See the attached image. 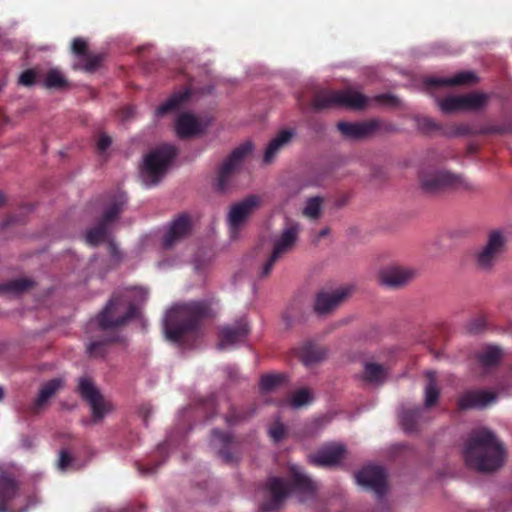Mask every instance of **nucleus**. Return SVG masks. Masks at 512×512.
Returning a JSON list of instances; mask_svg holds the SVG:
<instances>
[{
	"instance_id": "17",
	"label": "nucleus",
	"mask_w": 512,
	"mask_h": 512,
	"mask_svg": "<svg viewBox=\"0 0 512 512\" xmlns=\"http://www.w3.org/2000/svg\"><path fill=\"white\" fill-rule=\"evenodd\" d=\"M418 271L415 268L392 265L381 270L379 281L390 288L402 287L416 278Z\"/></svg>"
},
{
	"instance_id": "20",
	"label": "nucleus",
	"mask_w": 512,
	"mask_h": 512,
	"mask_svg": "<svg viewBox=\"0 0 512 512\" xmlns=\"http://www.w3.org/2000/svg\"><path fill=\"white\" fill-rule=\"evenodd\" d=\"M19 495V483L4 466L0 465V512H9L8 504ZM25 507L21 512H25Z\"/></svg>"
},
{
	"instance_id": "57",
	"label": "nucleus",
	"mask_w": 512,
	"mask_h": 512,
	"mask_svg": "<svg viewBox=\"0 0 512 512\" xmlns=\"http://www.w3.org/2000/svg\"><path fill=\"white\" fill-rule=\"evenodd\" d=\"M5 202V194H0V206Z\"/></svg>"
},
{
	"instance_id": "1",
	"label": "nucleus",
	"mask_w": 512,
	"mask_h": 512,
	"mask_svg": "<svg viewBox=\"0 0 512 512\" xmlns=\"http://www.w3.org/2000/svg\"><path fill=\"white\" fill-rule=\"evenodd\" d=\"M210 312L205 301L174 305L164 318L166 339L184 348L195 347V341L201 337L200 322Z\"/></svg>"
},
{
	"instance_id": "43",
	"label": "nucleus",
	"mask_w": 512,
	"mask_h": 512,
	"mask_svg": "<svg viewBox=\"0 0 512 512\" xmlns=\"http://www.w3.org/2000/svg\"><path fill=\"white\" fill-rule=\"evenodd\" d=\"M312 400V395L309 390L301 389L295 392L291 398V406L293 408H300Z\"/></svg>"
},
{
	"instance_id": "30",
	"label": "nucleus",
	"mask_w": 512,
	"mask_h": 512,
	"mask_svg": "<svg viewBox=\"0 0 512 512\" xmlns=\"http://www.w3.org/2000/svg\"><path fill=\"white\" fill-rule=\"evenodd\" d=\"M424 408L419 406L402 407L399 412V420L406 432H413L418 425Z\"/></svg>"
},
{
	"instance_id": "50",
	"label": "nucleus",
	"mask_w": 512,
	"mask_h": 512,
	"mask_svg": "<svg viewBox=\"0 0 512 512\" xmlns=\"http://www.w3.org/2000/svg\"><path fill=\"white\" fill-rule=\"evenodd\" d=\"M336 197L333 199L334 207L339 209L345 206L349 202L348 194H335Z\"/></svg>"
},
{
	"instance_id": "48",
	"label": "nucleus",
	"mask_w": 512,
	"mask_h": 512,
	"mask_svg": "<svg viewBox=\"0 0 512 512\" xmlns=\"http://www.w3.org/2000/svg\"><path fill=\"white\" fill-rule=\"evenodd\" d=\"M111 143H112L111 137L105 133H101L98 137V141H97V145H96L99 154H101V155L104 154L106 152V150L110 147Z\"/></svg>"
},
{
	"instance_id": "19",
	"label": "nucleus",
	"mask_w": 512,
	"mask_h": 512,
	"mask_svg": "<svg viewBox=\"0 0 512 512\" xmlns=\"http://www.w3.org/2000/svg\"><path fill=\"white\" fill-rule=\"evenodd\" d=\"M249 333V326L246 319L241 318L232 325L223 326L220 329V341L218 349H228L243 342Z\"/></svg>"
},
{
	"instance_id": "58",
	"label": "nucleus",
	"mask_w": 512,
	"mask_h": 512,
	"mask_svg": "<svg viewBox=\"0 0 512 512\" xmlns=\"http://www.w3.org/2000/svg\"><path fill=\"white\" fill-rule=\"evenodd\" d=\"M4 397V390L2 387H0V401L3 399Z\"/></svg>"
},
{
	"instance_id": "39",
	"label": "nucleus",
	"mask_w": 512,
	"mask_h": 512,
	"mask_svg": "<svg viewBox=\"0 0 512 512\" xmlns=\"http://www.w3.org/2000/svg\"><path fill=\"white\" fill-rule=\"evenodd\" d=\"M501 355V350L498 347L492 346L481 352L478 359L483 366L490 367L499 361Z\"/></svg>"
},
{
	"instance_id": "54",
	"label": "nucleus",
	"mask_w": 512,
	"mask_h": 512,
	"mask_svg": "<svg viewBox=\"0 0 512 512\" xmlns=\"http://www.w3.org/2000/svg\"><path fill=\"white\" fill-rule=\"evenodd\" d=\"M329 230L327 228H324L322 229L320 232H319V237H324L328 234Z\"/></svg>"
},
{
	"instance_id": "34",
	"label": "nucleus",
	"mask_w": 512,
	"mask_h": 512,
	"mask_svg": "<svg viewBox=\"0 0 512 512\" xmlns=\"http://www.w3.org/2000/svg\"><path fill=\"white\" fill-rule=\"evenodd\" d=\"M440 390L437 385V376L433 371L426 372V385L424 388V407L433 406L439 397Z\"/></svg>"
},
{
	"instance_id": "24",
	"label": "nucleus",
	"mask_w": 512,
	"mask_h": 512,
	"mask_svg": "<svg viewBox=\"0 0 512 512\" xmlns=\"http://www.w3.org/2000/svg\"><path fill=\"white\" fill-rule=\"evenodd\" d=\"M64 379L57 377L41 384L38 395L31 405V410L38 413L48 403V401L56 395V393L64 387Z\"/></svg>"
},
{
	"instance_id": "23",
	"label": "nucleus",
	"mask_w": 512,
	"mask_h": 512,
	"mask_svg": "<svg viewBox=\"0 0 512 512\" xmlns=\"http://www.w3.org/2000/svg\"><path fill=\"white\" fill-rule=\"evenodd\" d=\"M478 77L475 73L470 71L459 72L452 77H428L424 80L427 88H440L447 86H459L476 83Z\"/></svg>"
},
{
	"instance_id": "52",
	"label": "nucleus",
	"mask_w": 512,
	"mask_h": 512,
	"mask_svg": "<svg viewBox=\"0 0 512 512\" xmlns=\"http://www.w3.org/2000/svg\"><path fill=\"white\" fill-rule=\"evenodd\" d=\"M376 101L393 105L395 103V98L391 95L383 94V95L377 96Z\"/></svg>"
},
{
	"instance_id": "12",
	"label": "nucleus",
	"mask_w": 512,
	"mask_h": 512,
	"mask_svg": "<svg viewBox=\"0 0 512 512\" xmlns=\"http://www.w3.org/2000/svg\"><path fill=\"white\" fill-rule=\"evenodd\" d=\"M78 391L89 404L95 422L101 421L113 409L112 404L103 398L91 378L81 377L78 381Z\"/></svg>"
},
{
	"instance_id": "18",
	"label": "nucleus",
	"mask_w": 512,
	"mask_h": 512,
	"mask_svg": "<svg viewBox=\"0 0 512 512\" xmlns=\"http://www.w3.org/2000/svg\"><path fill=\"white\" fill-rule=\"evenodd\" d=\"M382 125L383 123L377 119L356 123L341 121L338 122L337 128L345 138L355 140L369 137L380 130Z\"/></svg>"
},
{
	"instance_id": "26",
	"label": "nucleus",
	"mask_w": 512,
	"mask_h": 512,
	"mask_svg": "<svg viewBox=\"0 0 512 512\" xmlns=\"http://www.w3.org/2000/svg\"><path fill=\"white\" fill-rule=\"evenodd\" d=\"M190 232V221L185 215L175 219L167 228L163 236L162 244L165 248H171L175 243L186 237Z\"/></svg>"
},
{
	"instance_id": "42",
	"label": "nucleus",
	"mask_w": 512,
	"mask_h": 512,
	"mask_svg": "<svg viewBox=\"0 0 512 512\" xmlns=\"http://www.w3.org/2000/svg\"><path fill=\"white\" fill-rule=\"evenodd\" d=\"M286 381L284 374H268L262 376L260 386L262 390L270 391Z\"/></svg>"
},
{
	"instance_id": "28",
	"label": "nucleus",
	"mask_w": 512,
	"mask_h": 512,
	"mask_svg": "<svg viewBox=\"0 0 512 512\" xmlns=\"http://www.w3.org/2000/svg\"><path fill=\"white\" fill-rule=\"evenodd\" d=\"M295 135L293 129L281 130L267 145L263 155V163L270 164L274 161L278 153L288 145Z\"/></svg>"
},
{
	"instance_id": "11",
	"label": "nucleus",
	"mask_w": 512,
	"mask_h": 512,
	"mask_svg": "<svg viewBox=\"0 0 512 512\" xmlns=\"http://www.w3.org/2000/svg\"><path fill=\"white\" fill-rule=\"evenodd\" d=\"M261 203L262 200L259 195L251 194L231 206L227 214V224L231 238L236 239L238 237L240 230L250 216L261 206Z\"/></svg>"
},
{
	"instance_id": "45",
	"label": "nucleus",
	"mask_w": 512,
	"mask_h": 512,
	"mask_svg": "<svg viewBox=\"0 0 512 512\" xmlns=\"http://www.w3.org/2000/svg\"><path fill=\"white\" fill-rule=\"evenodd\" d=\"M38 74L35 69H27L23 71L18 78V85L31 87L37 83Z\"/></svg>"
},
{
	"instance_id": "16",
	"label": "nucleus",
	"mask_w": 512,
	"mask_h": 512,
	"mask_svg": "<svg viewBox=\"0 0 512 512\" xmlns=\"http://www.w3.org/2000/svg\"><path fill=\"white\" fill-rule=\"evenodd\" d=\"M210 445L224 463L238 462L237 442L231 434L214 429L211 433Z\"/></svg>"
},
{
	"instance_id": "44",
	"label": "nucleus",
	"mask_w": 512,
	"mask_h": 512,
	"mask_svg": "<svg viewBox=\"0 0 512 512\" xmlns=\"http://www.w3.org/2000/svg\"><path fill=\"white\" fill-rule=\"evenodd\" d=\"M417 126L418 129L424 133H431L435 131H440L442 129L441 125L430 117L418 118Z\"/></svg>"
},
{
	"instance_id": "27",
	"label": "nucleus",
	"mask_w": 512,
	"mask_h": 512,
	"mask_svg": "<svg viewBox=\"0 0 512 512\" xmlns=\"http://www.w3.org/2000/svg\"><path fill=\"white\" fill-rule=\"evenodd\" d=\"M291 473L294 479L293 491L297 493L299 500L306 501L312 498L316 491L315 483L303 473L299 466H292Z\"/></svg>"
},
{
	"instance_id": "41",
	"label": "nucleus",
	"mask_w": 512,
	"mask_h": 512,
	"mask_svg": "<svg viewBox=\"0 0 512 512\" xmlns=\"http://www.w3.org/2000/svg\"><path fill=\"white\" fill-rule=\"evenodd\" d=\"M253 413V410H239L233 407L225 416V422L230 426L237 425L248 419Z\"/></svg>"
},
{
	"instance_id": "55",
	"label": "nucleus",
	"mask_w": 512,
	"mask_h": 512,
	"mask_svg": "<svg viewBox=\"0 0 512 512\" xmlns=\"http://www.w3.org/2000/svg\"><path fill=\"white\" fill-rule=\"evenodd\" d=\"M140 472L142 474H149V473H153L154 469L153 468H147V469L140 470Z\"/></svg>"
},
{
	"instance_id": "8",
	"label": "nucleus",
	"mask_w": 512,
	"mask_h": 512,
	"mask_svg": "<svg viewBox=\"0 0 512 512\" xmlns=\"http://www.w3.org/2000/svg\"><path fill=\"white\" fill-rule=\"evenodd\" d=\"M507 239L500 230L488 233L485 243L474 253V264L481 272H491L506 250Z\"/></svg>"
},
{
	"instance_id": "9",
	"label": "nucleus",
	"mask_w": 512,
	"mask_h": 512,
	"mask_svg": "<svg viewBox=\"0 0 512 512\" xmlns=\"http://www.w3.org/2000/svg\"><path fill=\"white\" fill-rule=\"evenodd\" d=\"M425 189L471 190V184L461 175L450 170L423 171L419 175Z\"/></svg>"
},
{
	"instance_id": "5",
	"label": "nucleus",
	"mask_w": 512,
	"mask_h": 512,
	"mask_svg": "<svg viewBox=\"0 0 512 512\" xmlns=\"http://www.w3.org/2000/svg\"><path fill=\"white\" fill-rule=\"evenodd\" d=\"M126 203L125 194H118L104 211L101 222L88 230L85 236L86 242L90 246H96L108 240L109 252L116 261L120 260L121 254L116 243L109 238V225L117 219Z\"/></svg>"
},
{
	"instance_id": "53",
	"label": "nucleus",
	"mask_w": 512,
	"mask_h": 512,
	"mask_svg": "<svg viewBox=\"0 0 512 512\" xmlns=\"http://www.w3.org/2000/svg\"><path fill=\"white\" fill-rule=\"evenodd\" d=\"M134 115V108L131 106H127L121 110V117L123 120H127Z\"/></svg>"
},
{
	"instance_id": "56",
	"label": "nucleus",
	"mask_w": 512,
	"mask_h": 512,
	"mask_svg": "<svg viewBox=\"0 0 512 512\" xmlns=\"http://www.w3.org/2000/svg\"><path fill=\"white\" fill-rule=\"evenodd\" d=\"M380 510L381 512H390V509L386 505H383Z\"/></svg>"
},
{
	"instance_id": "46",
	"label": "nucleus",
	"mask_w": 512,
	"mask_h": 512,
	"mask_svg": "<svg viewBox=\"0 0 512 512\" xmlns=\"http://www.w3.org/2000/svg\"><path fill=\"white\" fill-rule=\"evenodd\" d=\"M72 52L81 59L89 53L87 42L82 38H75L72 42Z\"/></svg>"
},
{
	"instance_id": "49",
	"label": "nucleus",
	"mask_w": 512,
	"mask_h": 512,
	"mask_svg": "<svg viewBox=\"0 0 512 512\" xmlns=\"http://www.w3.org/2000/svg\"><path fill=\"white\" fill-rule=\"evenodd\" d=\"M285 433V427L282 423H276L269 429V435L278 442L282 439Z\"/></svg>"
},
{
	"instance_id": "31",
	"label": "nucleus",
	"mask_w": 512,
	"mask_h": 512,
	"mask_svg": "<svg viewBox=\"0 0 512 512\" xmlns=\"http://www.w3.org/2000/svg\"><path fill=\"white\" fill-rule=\"evenodd\" d=\"M34 285L35 282L30 278L13 279L6 283L0 284V294L19 296L33 288Z\"/></svg>"
},
{
	"instance_id": "32",
	"label": "nucleus",
	"mask_w": 512,
	"mask_h": 512,
	"mask_svg": "<svg viewBox=\"0 0 512 512\" xmlns=\"http://www.w3.org/2000/svg\"><path fill=\"white\" fill-rule=\"evenodd\" d=\"M326 356L325 350L315 346L312 343H305L299 349V358L301 362L306 367H311L320 361H322Z\"/></svg>"
},
{
	"instance_id": "33",
	"label": "nucleus",
	"mask_w": 512,
	"mask_h": 512,
	"mask_svg": "<svg viewBox=\"0 0 512 512\" xmlns=\"http://www.w3.org/2000/svg\"><path fill=\"white\" fill-rule=\"evenodd\" d=\"M190 97L191 91L189 89H185L183 91L173 94L166 102L161 104L156 109V115L158 117H163L164 115L179 109L180 106L184 102H186Z\"/></svg>"
},
{
	"instance_id": "35",
	"label": "nucleus",
	"mask_w": 512,
	"mask_h": 512,
	"mask_svg": "<svg viewBox=\"0 0 512 512\" xmlns=\"http://www.w3.org/2000/svg\"><path fill=\"white\" fill-rule=\"evenodd\" d=\"M113 339L91 340L86 346V352L91 358H103L108 353L109 344Z\"/></svg>"
},
{
	"instance_id": "25",
	"label": "nucleus",
	"mask_w": 512,
	"mask_h": 512,
	"mask_svg": "<svg viewBox=\"0 0 512 512\" xmlns=\"http://www.w3.org/2000/svg\"><path fill=\"white\" fill-rule=\"evenodd\" d=\"M496 401V395L486 390H472L459 398L461 409H482Z\"/></svg>"
},
{
	"instance_id": "2",
	"label": "nucleus",
	"mask_w": 512,
	"mask_h": 512,
	"mask_svg": "<svg viewBox=\"0 0 512 512\" xmlns=\"http://www.w3.org/2000/svg\"><path fill=\"white\" fill-rule=\"evenodd\" d=\"M463 456L467 466L479 472H493L503 466L506 452L493 431L480 428L470 433Z\"/></svg>"
},
{
	"instance_id": "29",
	"label": "nucleus",
	"mask_w": 512,
	"mask_h": 512,
	"mask_svg": "<svg viewBox=\"0 0 512 512\" xmlns=\"http://www.w3.org/2000/svg\"><path fill=\"white\" fill-rule=\"evenodd\" d=\"M176 132L180 138H188L200 134L202 127L194 115L183 113L177 118Z\"/></svg>"
},
{
	"instance_id": "37",
	"label": "nucleus",
	"mask_w": 512,
	"mask_h": 512,
	"mask_svg": "<svg viewBox=\"0 0 512 512\" xmlns=\"http://www.w3.org/2000/svg\"><path fill=\"white\" fill-rule=\"evenodd\" d=\"M43 86L47 89H63L68 86V82L63 74L57 69H50L45 76Z\"/></svg>"
},
{
	"instance_id": "21",
	"label": "nucleus",
	"mask_w": 512,
	"mask_h": 512,
	"mask_svg": "<svg viewBox=\"0 0 512 512\" xmlns=\"http://www.w3.org/2000/svg\"><path fill=\"white\" fill-rule=\"evenodd\" d=\"M345 453L342 444H329L322 447L317 453L309 456V462L320 467L336 466L340 463Z\"/></svg>"
},
{
	"instance_id": "40",
	"label": "nucleus",
	"mask_w": 512,
	"mask_h": 512,
	"mask_svg": "<svg viewBox=\"0 0 512 512\" xmlns=\"http://www.w3.org/2000/svg\"><path fill=\"white\" fill-rule=\"evenodd\" d=\"M102 56L99 54L87 53L79 60L78 66L86 72H94L100 66Z\"/></svg>"
},
{
	"instance_id": "36",
	"label": "nucleus",
	"mask_w": 512,
	"mask_h": 512,
	"mask_svg": "<svg viewBox=\"0 0 512 512\" xmlns=\"http://www.w3.org/2000/svg\"><path fill=\"white\" fill-rule=\"evenodd\" d=\"M364 376L371 383H382L387 376V372L382 365L367 362L364 366Z\"/></svg>"
},
{
	"instance_id": "3",
	"label": "nucleus",
	"mask_w": 512,
	"mask_h": 512,
	"mask_svg": "<svg viewBox=\"0 0 512 512\" xmlns=\"http://www.w3.org/2000/svg\"><path fill=\"white\" fill-rule=\"evenodd\" d=\"M148 294V290L143 287L125 288L110 299L97 320L89 325L97 324L99 329L106 331L125 324L137 315L138 306L146 302Z\"/></svg>"
},
{
	"instance_id": "10",
	"label": "nucleus",
	"mask_w": 512,
	"mask_h": 512,
	"mask_svg": "<svg viewBox=\"0 0 512 512\" xmlns=\"http://www.w3.org/2000/svg\"><path fill=\"white\" fill-rule=\"evenodd\" d=\"M253 151L254 144L251 141H245L232 150L218 171L217 187L219 190L224 191L229 188L233 176Z\"/></svg>"
},
{
	"instance_id": "47",
	"label": "nucleus",
	"mask_w": 512,
	"mask_h": 512,
	"mask_svg": "<svg viewBox=\"0 0 512 512\" xmlns=\"http://www.w3.org/2000/svg\"><path fill=\"white\" fill-rule=\"evenodd\" d=\"M73 462L72 456L69 454L67 450H61L59 453V459L57 462V467L61 471L67 470Z\"/></svg>"
},
{
	"instance_id": "4",
	"label": "nucleus",
	"mask_w": 512,
	"mask_h": 512,
	"mask_svg": "<svg viewBox=\"0 0 512 512\" xmlns=\"http://www.w3.org/2000/svg\"><path fill=\"white\" fill-rule=\"evenodd\" d=\"M178 155V149L171 144H163L144 156L141 178L148 185L159 183Z\"/></svg>"
},
{
	"instance_id": "22",
	"label": "nucleus",
	"mask_w": 512,
	"mask_h": 512,
	"mask_svg": "<svg viewBox=\"0 0 512 512\" xmlns=\"http://www.w3.org/2000/svg\"><path fill=\"white\" fill-rule=\"evenodd\" d=\"M348 290L338 288L332 291L320 292L315 299V311L320 315H325L335 310L347 297Z\"/></svg>"
},
{
	"instance_id": "38",
	"label": "nucleus",
	"mask_w": 512,
	"mask_h": 512,
	"mask_svg": "<svg viewBox=\"0 0 512 512\" xmlns=\"http://www.w3.org/2000/svg\"><path fill=\"white\" fill-rule=\"evenodd\" d=\"M322 203L323 198L318 195L309 198L303 208V215L311 220L318 219L322 212Z\"/></svg>"
},
{
	"instance_id": "15",
	"label": "nucleus",
	"mask_w": 512,
	"mask_h": 512,
	"mask_svg": "<svg viewBox=\"0 0 512 512\" xmlns=\"http://www.w3.org/2000/svg\"><path fill=\"white\" fill-rule=\"evenodd\" d=\"M356 482L364 489L373 491L378 498H382L387 490L386 471L375 465H368L355 474Z\"/></svg>"
},
{
	"instance_id": "59",
	"label": "nucleus",
	"mask_w": 512,
	"mask_h": 512,
	"mask_svg": "<svg viewBox=\"0 0 512 512\" xmlns=\"http://www.w3.org/2000/svg\"><path fill=\"white\" fill-rule=\"evenodd\" d=\"M158 265H159V267H162L165 265V262H160Z\"/></svg>"
},
{
	"instance_id": "14",
	"label": "nucleus",
	"mask_w": 512,
	"mask_h": 512,
	"mask_svg": "<svg viewBox=\"0 0 512 512\" xmlns=\"http://www.w3.org/2000/svg\"><path fill=\"white\" fill-rule=\"evenodd\" d=\"M289 491V484L286 480L271 477L261 489V493L263 494L261 510L264 512H272L279 509L288 496Z\"/></svg>"
},
{
	"instance_id": "7",
	"label": "nucleus",
	"mask_w": 512,
	"mask_h": 512,
	"mask_svg": "<svg viewBox=\"0 0 512 512\" xmlns=\"http://www.w3.org/2000/svg\"><path fill=\"white\" fill-rule=\"evenodd\" d=\"M300 224L294 220L286 219L282 232L273 240V250L259 271V277H267L274 264L284 255L292 252L296 247L300 234Z\"/></svg>"
},
{
	"instance_id": "51",
	"label": "nucleus",
	"mask_w": 512,
	"mask_h": 512,
	"mask_svg": "<svg viewBox=\"0 0 512 512\" xmlns=\"http://www.w3.org/2000/svg\"><path fill=\"white\" fill-rule=\"evenodd\" d=\"M484 327V321L482 319H475L471 321L468 325V330L470 332H478Z\"/></svg>"
},
{
	"instance_id": "6",
	"label": "nucleus",
	"mask_w": 512,
	"mask_h": 512,
	"mask_svg": "<svg viewBox=\"0 0 512 512\" xmlns=\"http://www.w3.org/2000/svg\"><path fill=\"white\" fill-rule=\"evenodd\" d=\"M367 102L368 98L366 96L351 89L340 91L321 89L314 94L311 106L315 111H321L333 107L361 110L366 107Z\"/></svg>"
},
{
	"instance_id": "13",
	"label": "nucleus",
	"mask_w": 512,
	"mask_h": 512,
	"mask_svg": "<svg viewBox=\"0 0 512 512\" xmlns=\"http://www.w3.org/2000/svg\"><path fill=\"white\" fill-rule=\"evenodd\" d=\"M488 101V95L484 93H469L462 96H448L438 99L440 110L445 114L458 111L477 110L482 108Z\"/></svg>"
}]
</instances>
